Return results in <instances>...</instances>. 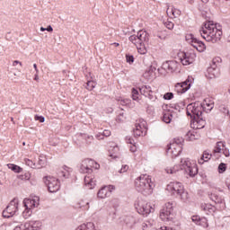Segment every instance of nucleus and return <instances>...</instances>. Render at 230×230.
I'll return each mask as SVG.
<instances>
[{"instance_id":"obj_1","label":"nucleus","mask_w":230,"mask_h":230,"mask_svg":"<svg viewBox=\"0 0 230 230\" xmlns=\"http://www.w3.org/2000/svg\"><path fill=\"white\" fill-rule=\"evenodd\" d=\"M199 33L207 42L215 44L222 39V27L213 21H208L199 29Z\"/></svg>"},{"instance_id":"obj_2","label":"nucleus","mask_w":230,"mask_h":230,"mask_svg":"<svg viewBox=\"0 0 230 230\" xmlns=\"http://www.w3.org/2000/svg\"><path fill=\"white\" fill-rule=\"evenodd\" d=\"M181 170H184L185 173H187L189 177H195V175L199 173L197 163H195L193 160H190V158L181 159V164L167 166L164 169V172L173 175V173H177V172H181Z\"/></svg>"},{"instance_id":"obj_3","label":"nucleus","mask_w":230,"mask_h":230,"mask_svg":"<svg viewBox=\"0 0 230 230\" xmlns=\"http://www.w3.org/2000/svg\"><path fill=\"white\" fill-rule=\"evenodd\" d=\"M149 40L150 35L144 30L139 31L137 35L134 34L129 37V41L136 46L140 55H146L148 53L146 46Z\"/></svg>"},{"instance_id":"obj_4","label":"nucleus","mask_w":230,"mask_h":230,"mask_svg":"<svg viewBox=\"0 0 230 230\" xmlns=\"http://www.w3.org/2000/svg\"><path fill=\"white\" fill-rule=\"evenodd\" d=\"M154 183L152 177L147 174H141L135 180V188L139 193L143 195H152L154 191Z\"/></svg>"},{"instance_id":"obj_5","label":"nucleus","mask_w":230,"mask_h":230,"mask_svg":"<svg viewBox=\"0 0 230 230\" xmlns=\"http://www.w3.org/2000/svg\"><path fill=\"white\" fill-rule=\"evenodd\" d=\"M166 190L173 197H179L181 202H190V194L186 191L182 183L172 181L166 186Z\"/></svg>"},{"instance_id":"obj_6","label":"nucleus","mask_w":230,"mask_h":230,"mask_svg":"<svg viewBox=\"0 0 230 230\" xmlns=\"http://www.w3.org/2000/svg\"><path fill=\"white\" fill-rule=\"evenodd\" d=\"M23 208L24 210L22 211L23 218H30L33 214V209L39 207V197H34L32 199H23Z\"/></svg>"},{"instance_id":"obj_7","label":"nucleus","mask_w":230,"mask_h":230,"mask_svg":"<svg viewBox=\"0 0 230 230\" xmlns=\"http://www.w3.org/2000/svg\"><path fill=\"white\" fill-rule=\"evenodd\" d=\"M135 208L139 215H143V217H148L150 213H153L155 205H152V203H148L146 200L138 199L135 202Z\"/></svg>"},{"instance_id":"obj_8","label":"nucleus","mask_w":230,"mask_h":230,"mask_svg":"<svg viewBox=\"0 0 230 230\" xmlns=\"http://www.w3.org/2000/svg\"><path fill=\"white\" fill-rule=\"evenodd\" d=\"M160 218L164 222H175V213H173V202L164 204L160 212Z\"/></svg>"},{"instance_id":"obj_9","label":"nucleus","mask_w":230,"mask_h":230,"mask_svg":"<svg viewBox=\"0 0 230 230\" xmlns=\"http://www.w3.org/2000/svg\"><path fill=\"white\" fill-rule=\"evenodd\" d=\"M182 143H184V139L182 138H174L172 143L168 146L167 154L171 157H178L181 155V152H182Z\"/></svg>"},{"instance_id":"obj_10","label":"nucleus","mask_w":230,"mask_h":230,"mask_svg":"<svg viewBox=\"0 0 230 230\" xmlns=\"http://www.w3.org/2000/svg\"><path fill=\"white\" fill-rule=\"evenodd\" d=\"M185 40L188 44H190L199 53H204L206 51V44L204 42L199 40L195 36L191 33H188L185 35Z\"/></svg>"},{"instance_id":"obj_11","label":"nucleus","mask_w":230,"mask_h":230,"mask_svg":"<svg viewBox=\"0 0 230 230\" xmlns=\"http://www.w3.org/2000/svg\"><path fill=\"white\" fill-rule=\"evenodd\" d=\"M195 58H197V54L193 51H180L178 53V60H180L182 66H190V64H193V62H195Z\"/></svg>"},{"instance_id":"obj_12","label":"nucleus","mask_w":230,"mask_h":230,"mask_svg":"<svg viewBox=\"0 0 230 230\" xmlns=\"http://www.w3.org/2000/svg\"><path fill=\"white\" fill-rule=\"evenodd\" d=\"M43 182L46 184L50 193H57V191L60 190V181L53 176H45Z\"/></svg>"},{"instance_id":"obj_13","label":"nucleus","mask_w":230,"mask_h":230,"mask_svg":"<svg viewBox=\"0 0 230 230\" xmlns=\"http://www.w3.org/2000/svg\"><path fill=\"white\" fill-rule=\"evenodd\" d=\"M187 116L190 118H199L202 116V103L193 102L187 106Z\"/></svg>"},{"instance_id":"obj_14","label":"nucleus","mask_w":230,"mask_h":230,"mask_svg":"<svg viewBox=\"0 0 230 230\" xmlns=\"http://www.w3.org/2000/svg\"><path fill=\"white\" fill-rule=\"evenodd\" d=\"M42 229V221L31 220L23 225H20L14 227L13 230H40Z\"/></svg>"},{"instance_id":"obj_15","label":"nucleus","mask_w":230,"mask_h":230,"mask_svg":"<svg viewBox=\"0 0 230 230\" xmlns=\"http://www.w3.org/2000/svg\"><path fill=\"white\" fill-rule=\"evenodd\" d=\"M75 209H81V211H89L91 208V199L87 196L77 198L74 202Z\"/></svg>"},{"instance_id":"obj_16","label":"nucleus","mask_w":230,"mask_h":230,"mask_svg":"<svg viewBox=\"0 0 230 230\" xmlns=\"http://www.w3.org/2000/svg\"><path fill=\"white\" fill-rule=\"evenodd\" d=\"M100 164L96 163L94 160L85 159L81 164V172L83 173H91L93 170H99Z\"/></svg>"},{"instance_id":"obj_17","label":"nucleus","mask_w":230,"mask_h":230,"mask_svg":"<svg viewBox=\"0 0 230 230\" xmlns=\"http://www.w3.org/2000/svg\"><path fill=\"white\" fill-rule=\"evenodd\" d=\"M18 208H19V199H13V200H11V202L6 207V208L3 211V217L4 218H10L11 217H13V215L17 213Z\"/></svg>"},{"instance_id":"obj_18","label":"nucleus","mask_w":230,"mask_h":230,"mask_svg":"<svg viewBox=\"0 0 230 230\" xmlns=\"http://www.w3.org/2000/svg\"><path fill=\"white\" fill-rule=\"evenodd\" d=\"M181 130L184 135L186 141H195L200 137V133H199L197 129H194L193 128L189 129L188 127H184L181 128Z\"/></svg>"},{"instance_id":"obj_19","label":"nucleus","mask_w":230,"mask_h":230,"mask_svg":"<svg viewBox=\"0 0 230 230\" xmlns=\"http://www.w3.org/2000/svg\"><path fill=\"white\" fill-rule=\"evenodd\" d=\"M133 134L137 137L145 136L146 134V121H145L144 119H139L138 121H137L133 129Z\"/></svg>"},{"instance_id":"obj_20","label":"nucleus","mask_w":230,"mask_h":230,"mask_svg":"<svg viewBox=\"0 0 230 230\" xmlns=\"http://www.w3.org/2000/svg\"><path fill=\"white\" fill-rule=\"evenodd\" d=\"M116 190L114 185L104 186L101 188L97 192V199H103L111 197V193Z\"/></svg>"},{"instance_id":"obj_21","label":"nucleus","mask_w":230,"mask_h":230,"mask_svg":"<svg viewBox=\"0 0 230 230\" xmlns=\"http://www.w3.org/2000/svg\"><path fill=\"white\" fill-rule=\"evenodd\" d=\"M191 128L196 130H200V128H204L206 127V120L202 116L192 118V121L190 123Z\"/></svg>"},{"instance_id":"obj_22","label":"nucleus","mask_w":230,"mask_h":230,"mask_svg":"<svg viewBox=\"0 0 230 230\" xmlns=\"http://www.w3.org/2000/svg\"><path fill=\"white\" fill-rule=\"evenodd\" d=\"M190 87L191 82H190V79H187L185 82L176 84L174 89L178 94H184Z\"/></svg>"},{"instance_id":"obj_23","label":"nucleus","mask_w":230,"mask_h":230,"mask_svg":"<svg viewBox=\"0 0 230 230\" xmlns=\"http://www.w3.org/2000/svg\"><path fill=\"white\" fill-rule=\"evenodd\" d=\"M179 67V63L177 61H165L162 65V69H164V71H167V73H175Z\"/></svg>"},{"instance_id":"obj_24","label":"nucleus","mask_w":230,"mask_h":230,"mask_svg":"<svg viewBox=\"0 0 230 230\" xmlns=\"http://www.w3.org/2000/svg\"><path fill=\"white\" fill-rule=\"evenodd\" d=\"M181 13H182V12L179 8H176L173 5L167 7L166 14L171 19H179V17H181Z\"/></svg>"},{"instance_id":"obj_25","label":"nucleus","mask_w":230,"mask_h":230,"mask_svg":"<svg viewBox=\"0 0 230 230\" xmlns=\"http://www.w3.org/2000/svg\"><path fill=\"white\" fill-rule=\"evenodd\" d=\"M210 199L216 204H219V208L224 209L226 208V202L224 201V197L220 195V192H212L210 194Z\"/></svg>"},{"instance_id":"obj_26","label":"nucleus","mask_w":230,"mask_h":230,"mask_svg":"<svg viewBox=\"0 0 230 230\" xmlns=\"http://www.w3.org/2000/svg\"><path fill=\"white\" fill-rule=\"evenodd\" d=\"M218 64H220V58H215L212 59L210 67L208 68V73L210 75L209 78H214V76H216V71L217 67H218Z\"/></svg>"},{"instance_id":"obj_27","label":"nucleus","mask_w":230,"mask_h":230,"mask_svg":"<svg viewBox=\"0 0 230 230\" xmlns=\"http://www.w3.org/2000/svg\"><path fill=\"white\" fill-rule=\"evenodd\" d=\"M73 170L66 165L62 166L58 170V175L60 179H68Z\"/></svg>"},{"instance_id":"obj_28","label":"nucleus","mask_w":230,"mask_h":230,"mask_svg":"<svg viewBox=\"0 0 230 230\" xmlns=\"http://www.w3.org/2000/svg\"><path fill=\"white\" fill-rule=\"evenodd\" d=\"M215 107V102L211 99H205L203 102H201V109L205 111V112H211Z\"/></svg>"},{"instance_id":"obj_29","label":"nucleus","mask_w":230,"mask_h":230,"mask_svg":"<svg viewBox=\"0 0 230 230\" xmlns=\"http://www.w3.org/2000/svg\"><path fill=\"white\" fill-rule=\"evenodd\" d=\"M84 186L88 190H93L94 186H96V180H94V176H93V174H89L84 177Z\"/></svg>"},{"instance_id":"obj_30","label":"nucleus","mask_w":230,"mask_h":230,"mask_svg":"<svg viewBox=\"0 0 230 230\" xmlns=\"http://www.w3.org/2000/svg\"><path fill=\"white\" fill-rule=\"evenodd\" d=\"M139 91L141 94L146 96L147 98H149V100H152V98H154V92L152 91V87H150V85H144L140 87Z\"/></svg>"},{"instance_id":"obj_31","label":"nucleus","mask_w":230,"mask_h":230,"mask_svg":"<svg viewBox=\"0 0 230 230\" xmlns=\"http://www.w3.org/2000/svg\"><path fill=\"white\" fill-rule=\"evenodd\" d=\"M75 230H96V226L93 222H88L77 226Z\"/></svg>"},{"instance_id":"obj_32","label":"nucleus","mask_w":230,"mask_h":230,"mask_svg":"<svg viewBox=\"0 0 230 230\" xmlns=\"http://www.w3.org/2000/svg\"><path fill=\"white\" fill-rule=\"evenodd\" d=\"M212 155L209 153V151H204L202 156L200 159H199L198 163L199 164H204V163H208L209 159H211Z\"/></svg>"},{"instance_id":"obj_33","label":"nucleus","mask_w":230,"mask_h":230,"mask_svg":"<svg viewBox=\"0 0 230 230\" xmlns=\"http://www.w3.org/2000/svg\"><path fill=\"white\" fill-rule=\"evenodd\" d=\"M226 148V142H217L214 148V154H222Z\"/></svg>"},{"instance_id":"obj_34","label":"nucleus","mask_w":230,"mask_h":230,"mask_svg":"<svg viewBox=\"0 0 230 230\" xmlns=\"http://www.w3.org/2000/svg\"><path fill=\"white\" fill-rule=\"evenodd\" d=\"M173 116H175V112L170 111H165L163 117L164 123H172V120L173 119Z\"/></svg>"},{"instance_id":"obj_35","label":"nucleus","mask_w":230,"mask_h":230,"mask_svg":"<svg viewBox=\"0 0 230 230\" xmlns=\"http://www.w3.org/2000/svg\"><path fill=\"white\" fill-rule=\"evenodd\" d=\"M126 226L129 228L132 229V227H134V226H136V218H134L133 217H128L125 218L124 220Z\"/></svg>"},{"instance_id":"obj_36","label":"nucleus","mask_w":230,"mask_h":230,"mask_svg":"<svg viewBox=\"0 0 230 230\" xmlns=\"http://www.w3.org/2000/svg\"><path fill=\"white\" fill-rule=\"evenodd\" d=\"M7 168H9V170H12V172H14V173H22V167L13 164H8Z\"/></svg>"},{"instance_id":"obj_37","label":"nucleus","mask_w":230,"mask_h":230,"mask_svg":"<svg viewBox=\"0 0 230 230\" xmlns=\"http://www.w3.org/2000/svg\"><path fill=\"white\" fill-rule=\"evenodd\" d=\"M109 136H111V130L106 129V130L103 131L102 134V133L97 134V135L95 136V137H96L97 139H103V137H109Z\"/></svg>"},{"instance_id":"obj_38","label":"nucleus","mask_w":230,"mask_h":230,"mask_svg":"<svg viewBox=\"0 0 230 230\" xmlns=\"http://www.w3.org/2000/svg\"><path fill=\"white\" fill-rule=\"evenodd\" d=\"M94 87H96V82L88 80L86 83L85 89H87V91H93Z\"/></svg>"},{"instance_id":"obj_39","label":"nucleus","mask_w":230,"mask_h":230,"mask_svg":"<svg viewBox=\"0 0 230 230\" xmlns=\"http://www.w3.org/2000/svg\"><path fill=\"white\" fill-rule=\"evenodd\" d=\"M23 163L24 164H26V166H29L30 168H37L35 162H33L32 160H30L29 158L23 159Z\"/></svg>"},{"instance_id":"obj_40","label":"nucleus","mask_w":230,"mask_h":230,"mask_svg":"<svg viewBox=\"0 0 230 230\" xmlns=\"http://www.w3.org/2000/svg\"><path fill=\"white\" fill-rule=\"evenodd\" d=\"M153 226L154 222L145 221L144 223H142V230H150Z\"/></svg>"},{"instance_id":"obj_41","label":"nucleus","mask_w":230,"mask_h":230,"mask_svg":"<svg viewBox=\"0 0 230 230\" xmlns=\"http://www.w3.org/2000/svg\"><path fill=\"white\" fill-rule=\"evenodd\" d=\"M198 226H201V227H204L205 229L209 227V224H208V219L206 217H201Z\"/></svg>"},{"instance_id":"obj_42","label":"nucleus","mask_w":230,"mask_h":230,"mask_svg":"<svg viewBox=\"0 0 230 230\" xmlns=\"http://www.w3.org/2000/svg\"><path fill=\"white\" fill-rule=\"evenodd\" d=\"M132 100L135 102H139V92L136 88L132 89Z\"/></svg>"},{"instance_id":"obj_43","label":"nucleus","mask_w":230,"mask_h":230,"mask_svg":"<svg viewBox=\"0 0 230 230\" xmlns=\"http://www.w3.org/2000/svg\"><path fill=\"white\" fill-rule=\"evenodd\" d=\"M226 170H227V165L226 164L222 163L218 165V172L219 173H224V172H226Z\"/></svg>"},{"instance_id":"obj_44","label":"nucleus","mask_w":230,"mask_h":230,"mask_svg":"<svg viewBox=\"0 0 230 230\" xmlns=\"http://www.w3.org/2000/svg\"><path fill=\"white\" fill-rule=\"evenodd\" d=\"M164 24L165 28H167V30H172L173 27L175 26L173 22H170V21L164 22Z\"/></svg>"},{"instance_id":"obj_45","label":"nucleus","mask_w":230,"mask_h":230,"mask_svg":"<svg viewBox=\"0 0 230 230\" xmlns=\"http://www.w3.org/2000/svg\"><path fill=\"white\" fill-rule=\"evenodd\" d=\"M129 151L131 152V154H133L134 157L137 155H136V152H137V146H136V144L129 146Z\"/></svg>"},{"instance_id":"obj_46","label":"nucleus","mask_w":230,"mask_h":230,"mask_svg":"<svg viewBox=\"0 0 230 230\" xmlns=\"http://www.w3.org/2000/svg\"><path fill=\"white\" fill-rule=\"evenodd\" d=\"M201 209H203V211H206L207 213L209 212L210 209H213V207H211V205L209 204H202L201 205Z\"/></svg>"},{"instance_id":"obj_47","label":"nucleus","mask_w":230,"mask_h":230,"mask_svg":"<svg viewBox=\"0 0 230 230\" xmlns=\"http://www.w3.org/2000/svg\"><path fill=\"white\" fill-rule=\"evenodd\" d=\"M200 219H201V217L199 216H193L191 217L192 222H194V224H196V226H199V224L200 223Z\"/></svg>"},{"instance_id":"obj_48","label":"nucleus","mask_w":230,"mask_h":230,"mask_svg":"<svg viewBox=\"0 0 230 230\" xmlns=\"http://www.w3.org/2000/svg\"><path fill=\"white\" fill-rule=\"evenodd\" d=\"M31 177V175L30 174V172H26L24 175H20L18 176L19 179L22 180H25V181H30V178Z\"/></svg>"},{"instance_id":"obj_49","label":"nucleus","mask_w":230,"mask_h":230,"mask_svg":"<svg viewBox=\"0 0 230 230\" xmlns=\"http://www.w3.org/2000/svg\"><path fill=\"white\" fill-rule=\"evenodd\" d=\"M38 164L40 167L44 166L46 164V158H44V156H40Z\"/></svg>"},{"instance_id":"obj_50","label":"nucleus","mask_w":230,"mask_h":230,"mask_svg":"<svg viewBox=\"0 0 230 230\" xmlns=\"http://www.w3.org/2000/svg\"><path fill=\"white\" fill-rule=\"evenodd\" d=\"M126 62L128 64H134V56L126 55Z\"/></svg>"},{"instance_id":"obj_51","label":"nucleus","mask_w":230,"mask_h":230,"mask_svg":"<svg viewBox=\"0 0 230 230\" xmlns=\"http://www.w3.org/2000/svg\"><path fill=\"white\" fill-rule=\"evenodd\" d=\"M114 153L111 154V157H113L114 159H116L118 157V155H116L115 154H118V152H119V147H118V146L113 147Z\"/></svg>"},{"instance_id":"obj_52","label":"nucleus","mask_w":230,"mask_h":230,"mask_svg":"<svg viewBox=\"0 0 230 230\" xmlns=\"http://www.w3.org/2000/svg\"><path fill=\"white\" fill-rule=\"evenodd\" d=\"M34 119H35L36 121H40V123H44V121H46V119H44V117H42V116H38V115H36V116L34 117Z\"/></svg>"},{"instance_id":"obj_53","label":"nucleus","mask_w":230,"mask_h":230,"mask_svg":"<svg viewBox=\"0 0 230 230\" xmlns=\"http://www.w3.org/2000/svg\"><path fill=\"white\" fill-rule=\"evenodd\" d=\"M164 100H172L173 99V94L172 93H166L164 95Z\"/></svg>"},{"instance_id":"obj_54","label":"nucleus","mask_w":230,"mask_h":230,"mask_svg":"<svg viewBox=\"0 0 230 230\" xmlns=\"http://www.w3.org/2000/svg\"><path fill=\"white\" fill-rule=\"evenodd\" d=\"M126 142L128 143V145H130V146L136 145V142L130 137H126Z\"/></svg>"},{"instance_id":"obj_55","label":"nucleus","mask_w":230,"mask_h":230,"mask_svg":"<svg viewBox=\"0 0 230 230\" xmlns=\"http://www.w3.org/2000/svg\"><path fill=\"white\" fill-rule=\"evenodd\" d=\"M221 154H223V155H225V157H230V152L227 147H225L224 151Z\"/></svg>"},{"instance_id":"obj_56","label":"nucleus","mask_w":230,"mask_h":230,"mask_svg":"<svg viewBox=\"0 0 230 230\" xmlns=\"http://www.w3.org/2000/svg\"><path fill=\"white\" fill-rule=\"evenodd\" d=\"M128 170V165H122L121 169L119 171V173H125Z\"/></svg>"},{"instance_id":"obj_57","label":"nucleus","mask_w":230,"mask_h":230,"mask_svg":"<svg viewBox=\"0 0 230 230\" xmlns=\"http://www.w3.org/2000/svg\"><path fill=\"white\" fill-rule=\"evenodd\" d=\"M17 66H20V67H22V62L19 61V60H14L13 62V66L15 67Z\"/></svg>"},{"instance_id":"obj_58","label":"nucleus","mask_w":230,"mask_h":230,"mask_svg":"<svg viewBox=\"0 0 230 230\" xmlns=\"http://www.w3.org/2000/svg\"><path fill=\"white\" fill-rule=\"evenodd\" d=\"M47 31H53V27H51V25H49L48 28H46Z\"/></svg>"},{"instance_id":"obj_59","label":"nucleus","mask_w":230,"mask_h":230,"mask_svg":"<svg viewBox=\"0 0 230 230\" xmlns=\"http://www.w3.org/2000/svg\"><path fill=\"white\" fill-rule=\"evenodd\" d=\"M34 80L36 82H39V73L36 72L35 75H34Z\"/></svg>"},{"instance_id":"obj_60","label":"nucleus","mask_w":230,"mask_h":230,"mask_svg":"<svg viewBox=\"0 0 230 230\" xmlns=\"http://www.w3.org/2000/svg\"><path fill=\"white\" fill-rule=\"evenodd\" d=\"M33 67H34V69H35V72H36V73H39V68L37 67V64H34V65H33Z\"/></svg>"},{"instance_id":"obj_61","label":"nucleus","mask_w":230,"mask_h":230,"mask_svg":"<svg viewBox=\"0 0 230 230\" xmlns=\"http://www.w3.org/2000/svg\"><path fill=\"white\" fill-rule=\"evenodd\" d=\"M40 31H47V30L44 27H40Z\"/></svg>"},{"instance_id":"obj_62","label":"nucleus","mask_w":230,"mask_h":230,"mask_svg":"<svg viewBox=\"0 0 230 230\" xmlns=\"http://www.w3.org/2000/svg\"><path fill=\"white\" fill-rule=\"evenodd\" d=\"M202 3H209V0H201Z\"/></svg>"},{"instance_id":"obj_63","label":"nucleus","mask_w":230,"mask_h":230,"mask_svg":"<svg viewBox=\"0 0 230 230\" xmlns=\"http://www.w3.org/2000/svg\"><path fill=\"white\" fill-rule=\"evenodd\" d=\"M114 46H119V43H113Z\"/></svg>"},{"instance_id":"obj_64","label":"nucleus","mask_w":230,"mask_h":230,"mask_svg":"<svg viewBox=\"0 0 230 230\" xmlns=\"http://www.w3.org/2000/svg\"><path fill=\"white\" fill-rule=\"evenodd\" d=\"M88 139H93V137L91 136V137H88Z\"/></svg>"}]
</instances>
